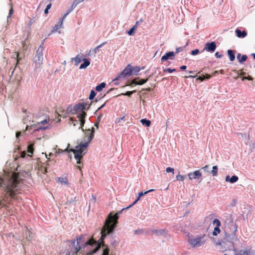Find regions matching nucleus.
Segmentation results:
<instances>
[{"mask_svg":"<svg viewBox=\"0 0 255 255\" xmlns=\"http://www.w3.org/2000/svg\"><path fill=\"white\" fill-rule=\"evenodd\" d=\"M19 175L17 173L13 172L11 176H6L4 178L0 177V186L2 187L6 192V196L11 199H17L15 193V188L19 183Z\"/></svg>","mask_w":255,"mask_h":255,"instance_id":"nucleus-1","label":"nucleus"},{"mask_svg":"<svg viewBox=\"0 0 255 255\" xmlns=\"http://www.w3.org/2000/svg\"><path fill=\"white\" fill-rule=\"evenodd\" d=\"M75 241L76 246L79 247L81 250L86 246H90L91 249L87 253V255H92L98 251L101 247V243L97 242L93 238H89L86 235H82L77 237Z\"/></svg>","mask_w":255,"mask_h":255,"instance_id":"nucleus-2","label":"nucleus"},{"mask_svg":"<svg viewBox=\"0 0 255 255\" xmlns=\"http://www.w3.org/2000/svg\"><path fill=\"white\" fill-rule=\"evenodd\" d=\"M118 213H116L114 215H113V214L111 213L108 215V217L106 220L105 224L101 230V237L99 240L101 243H103V240L107 235L113 232L116 227L117 224L118 223Z\"/></svg>","mask_w":255,"mask_h":255,"instance_id":"nucleus-3","label":"nucleus"},{"mask_svg":"<svg viewBox=\"0 0 255 255\" xmlns=\"http://www.w3.org/2000/svg\"><path fill=\"white\" fill-rule=\"evenodd\" d=\"M94 131L95 129L93 127L92 128V130H88V131L90 132L89 136L88 137V140L87 141L84 143H80L79 145L76 146L75 149L70 148L69 149L68 147L65 149L67 152H72L74 154V158H78L80 156H83L84 153L83 152L87 149L89 143L91 142L92 139L93 138L94 136Z\"/></svg>","mask_w":255,"mask_h":255,"instance_id":"nucleus-4","label":"nucleus"},{"mask_svg":"<svg viewBox=\"0 0 255 255\" xmlns=\"http://www.w3.org/2000/svg\"><path fill=\"white\" fill-rule=\"evenodd\" d=\"M44 49L43 42H42V44L36 50L35 55L33 58L32 66L34 67L35 70L42 67L43 61Z\"/></svg>","mask_w":255,"mask_h":255,"instance_id":"nucleus-5","label":"nucleus"},{"mask_svg":"<svg viewBox=\"0 0 255 255\" xmlns=\"http://www.w3.org/2000/svg\"><path fill=\"white\" fill-rule=\"evenodd\" d=\"M226 234L225 240L230 242L233 240L236 237V233L237 231V226L233 221H231L225 227Z\"/></svg>","mask_w":255,"mask_h":255,"instance_id":"nucleus-6","label":"nucleus"},{"mask_svg":"<svg viewBox=\"0 0 255 255\" xmlns=\"http://www.w3.org/2000/svg\"><path fill=\"white\" fill-rule=\"evenodd\" d=\"M80 250V247L76 246V241L74 239L68 241L64 253L65 255H78Z\"/></svg>","mask_w":255,"mask_h":255,"instance_id":"nucleus-7","label":"nucleus"},{"mask_svg":"<svg viewBox=\"0 0 255 255\" xmlns=\"http://www.w3.org/2000/svg\"><path fill=\"white\" fill-rule=\"evenodd\" d=\"M86 104L84 103H81L77 104L75 106V111L76 112H78L79 111H81L82 113L80 114L79 116H78V118L79 121L80 122V128L82 129V130H84L83 128V127L84 126V125L85 124V118L86 116V113L85 112L83 111L85 108H86Z\"/></svg>","mask_w":255,"mask_h":255,"instance_id":"nucleus-8","label":"nucleus"},{"mask_svg":"<svg viewBox=\"0 0 255 255\" xmlns=\"http://www.w3.org/2000/svg\"><path fill=\"white\" fill-rule=\"evenodd\" d=\"M205 235L198 236L196 238H191L188 240L189 244L193 248L200 247L203 245L206 241L204 240Z\"/></svg>","mask_w":255,"mask_h":255,"instance_id":"nucleus-9","label":"nucleus"},{"mask_svg":"<svg viewBox=\"0 0 255 255\" xmlns=\"http://www.w3.org/2000/svg\"><path fill=\"white\" fill-rule=\"evenodd\" d=\"M132 75L131 72V66L128 64L126 68L121 72V73L117 77L115 78L114 81L118 80L121 78H124L126 77H128Z\"/></svg>","mask_w":255,"mask_h":255,"instance_id":"nucleus-10","label":"nucleus"},{"mask_svg":"<svg viewBox=\"0 0 255 255\" xmlns=\"http://www.w3.org/2000/svg\"><path fill=\"white\" fill-rule=\"evenodd\" d=\"M236 255H255V251H252V248L250 247L245 250H238L234 249Z\"/></svg>","mask_w":255,"mask_h":255,"instance_id":"nucleus-11","label":"nucleus"},{"mask_svg":"<svg viewBox=\"0 0 255 255\" xmlns=\"http://www.w3.org/2000/svg\"><path fill=\"white\" fill-rule=\"evenodd\" d=\"M14 69L12 71L11 73V75H10V80L12 81H15L17 85H19L22 79V77L20 74H18L17 73L14 74Z\"/></svg>","mask_w":255,"mask_h":255,"instance_id":"nucleus-12","label":"nucleus"},{"mask_svg":"<svg viewBox=\"0 0 255 255\" xmlns=\"http://www.w3.org/2000/svg\"><path fill=\"white\" fill-rule=\"evenodd\" d=\"M216 48V45L215 42H208L205 44L204 50L209 52H214Z\"/></svg>","mask_w":255,"mask_h":255,"instance_id":"nucleus-13","label":"nucleus"},{"mask_svg":"<svg viewBox=\"0 0 255 255\" xmlns=\"http://www.w3.org/2000/svg\"><path fill=\"white\" fill-rule=\"evenodd\" d=\"M187 175L190 180H192L201 177L202 174L199 170H196L193 172L188 173Z\"/></svg>","mask_w":255,"mask_h":255,"instance_id":"nucleus-14","label":"nucleus"},{"mask_svg":"<svg viewBox=\"0 0 255 255\" xmlns=\"http://www.w3.org/2000/svg\"><path fill=\"white\" fill-rule=\"evenodd\" d=\"M174 56V52L173 51H170V52L166 53L164 55L162 56L161 60L162 61H166V60H168L169 58L173 59Z\"/></svg>","mask_w":255,"mask_h":255,"instance_id":"nucleus-15","label":"nucleus"},{"mask_svg":"<svg viewBox=\"0 0 255 255\" xmlns=\"http://www.w3.org/2000/svg\"><path fill=\"white\" fill-rule=\"evenodd\" d=\"M239 179V178L237 176L234 175L231 178H230V176L228 175L226 177L225 181L226 182H229L231 183H234L237 182Z\"/></svg>","mask_w":255,"mask_h":255,"instance_id":"nucleus-16","label":"nucleus"},{"mask_svg":"<svg viewBox=\"0 0 255 255\" xmlns=\"http://www.w3.org/2000/svg\"><path fill=\"white\" fill-rule=\"evenodd\" d=\"M235 32L237 34V37H238L239 38H244L247 35V33L246 32V31L244 30L242 31L239 29H237L235 30Z\"/></svg>","mask_w":255,"mask_h":255,"instance_id":"nucleus-17","label":"nucleus"},{"mask_svg":"<svg viewBox=\"0 0 255 255\" xmlns=\"http://www.w3.org/2000/svg\"><path fill=\"white\" fill-rule=\"evenodd\" d=\"M48 121L46 119V120H44L40 122L37 123L36 124H34L30 126H27L26 127V130L29 129V128L36 127L37 126L40 125H44L45 124H47L48 123Z\"/></svg>","mask_w":255,"mask_h":255,"instance_id":"nucleus-18","label":"nucleus"},{"mask_svg":"<svg viewBox=\"0 0 255 255\" xmlns=\"http://www.w3.org/2000/svg\"><path fill=\"white\" fill-rule=\"evenodd\" d=\"M154 190V189H150L148 191H147L146 192H139L138 193V197L137 198V199L133 203V204L132 205H131L130 206H129V207H131L133 205H134V204H135L137 201L140 199V198L143 196L144 195H145L147 193H149V192H152Z\"/></svg>","mask_w":255,"mask_h":255,"instance_id":"nucleus-19","label":"nucleus"},{"mask_svg":"<svg viewBox=\"0 0 255 255\" xmlns=\"http://www.w3.org/2000/svg\"><path fill=\"white\" fill-rule=\"evenodd\" d=\"M37 168L39 174H46L47 172L46 167H44L42 164H38Z\"/></svg>","mask_w":255,"mask_h":255,"instance_id":"nucleus-20","label":"nucleus"},{"mask_svg":"<svg viewBox=\"0 0 255 255\" xmlns=\"http://www.w3.org/2000/svg\"><path fill=\"white\" fill-rule=\"evenodd\" d=\"M84 62L80 65V69H85L90 64L89 60L86 58L83 59Z\"/></svg>","mask_w":255,"mask_h":255,"instance_id":"nucleus-21","label":"nucleus"},{"mask_svg":"<svg viewBox=\"0 0 255 255\" xmlns=\"http://www.w3.org/2000/svg\"><path fill=\"white\" fill-rule=\"evenodd\" d=\"M167 231L164 229L155 230L152 231L157 236L164 235L167 233Z\"/></svg>","mask_w":255,"mask_h":255,"instance_id":"nucleus-22","label":"nucleus"},{"mask_svg":"<svg viewBox=\"0 0 255 255\" xmlns=\"http://www.w3.org/2000/svg\"><path fill=\"white\" fill-rule=\"evenodd\" d=\"M228 55L229 56L230 60L233 61L235 59V51L234 50L229 49L227 51Z\"/></svg>","mask_w":255,"mask_h":255,"instance_id":"nucleus-23","label":"nucleus"},{"mask_svg":"<svg viewBox=\"0 0 255 255\" xmlns=\"http://www.w3.org/2000/svg\"><path fill=\"white\" fill-rule=\"evenodd\" d=\"M247 56L246 55H243L241 56V54L239 53L237 55V59L240 63H243L246 61L247 59Z\"/></svg>","mask_w":255,"mask_h":255,"instance_id":"nucleus-24","label":"nucleus"},{"mask_svg":"<svg viewBox=\"0 0 255 255\" xmlns=\"http://www.w3.org/2000/svg\"><path fill=\"white\" fill-rule=\"evenodd\" d=\"M64 17H63L62 18H61L59 20V22L54 27L53 31H57L58 29H59L62 27L63 21Z\"/></svg>","mask_w":255,"mask_h":255,"instance_id":"nucleus-25","label":"nucleus"},{"mask_svg":"<svg viewBox=\"0 0 255 255\" xmlns=\"http://www.w3.org/2000/svg\"><path fill=\"white\" fill-rule=\"evenodd\" d=\"M140 70V68L139 67L136 66V67H133L131 66L132 74L137 75H138V73Z\"/></svg>","mask_w":255,"mask_h":255,"instance_id":"nucleus-26","label":"nucleus"},{"mask_svg":"<svg viewBox=\"0 0 255 255\" xmlns=\"http://www.w3.org/2000/svg\"><path fill=\"white\" fill-rule=\"evenodd\" d=\"M74 60L75 63V65L77 66L82 61V57L78 55L76 57L72 59Z\"/></svg>","mask_w":255,"mask_h":255,"instance_id":"nucleus-27","label":"nucleus"},{"mask_svg":"<svg viewBox=\"0 0 255 255\" xmlns=\"http://www.w3.org/2000/svg\"><path fill=\"white\" fill-rule=\"evenodd\" d=\"M41 125H38L36 127H34V128H29V129L34 128V130L38 131L39 130H44V129H46L48 128V127L47 126H46V127H42Z\"/></svg>","mask_w":255,"mask_h":255,"instance_id":"nucleus-28","label":"nucleus"},{"mask_svg":"<svg viewBox=\"0 0 255 255\" xmlns=\"http://www.w3.org/2000/svg\"><path fill=\"white\" fill-rule=\"evenodd\" d=\"M140 123L143 125H145L146 127H149L150 126L151 122L149 120H147L145 119H143L140 120Z\"/></svg>","mask_w":255,"mask_h":255,"instance_id":"nucleus-29","label":"nucleus"},{"mask_svg":"<svg viewBox=\"0 0 255 255\" xmlns=\"http://www.w3.org/2000/svg\"><path fill=\"white\" fill-rule=\"evenodd\" d=\"M106 86V84L104 82L103 83H101L100 84H99V85L97 86L96 87V90L97 91H101L103 90V88H104Z\"/></svg>","mask_w":255,"mask_h":255,"instance_id":"nucleus-30","label":"nucleus"},{"mask_svg":"<svg viewBox=\"0 0 255 255\" xmlns=\"http://www.w3.org/2000/svg\"><path fill=\"white\" fill-rule=\"evenodd\" d=\"M211 173L214 176H216L218 174V166H214L212 168V170L211 171Z\"/></svg>","mask_w":255,"mask_h":255,"instance_id":"nucleus-31","label":"nucleus"},{"mask_svg":"<svg viewBox=\"0 0 255 255\" xmlns=\"http://www.w3.org/2000/svg\"><path fill=\"white\" fill-rule=\"evenodd\" d=\"M136 30V25H134L133 26H132V27L131 28H130V29L128 32V33L129 35H133L135 32V30Z\"/></svg>","mask_w":255,"mask_h":255,"instance_id":"nucleus-32","label":"nucleus"},{"mask_svg":"<svg viewBox=\"0 0 255 255\" xmlns=\"http://www.w3.org/2000/svg\"><path fill=\"white\" fill-rule=\"evenodd\" d=\"M27 152L31 154V155L28 154L29 156H31V155L33 153V145L32 144H30V145H29L28 146V147H27Z\"/></svg>","mask_w":255,"mask_h":255,"instance_id":"nucleus-33","label":"nucleus"},{"mask_svg":"<svg viewBox=\"0 0 255 255\" xmlns=\"http://www.w3.org/2000/svg\"><path fill=\"white\" fill-rule=\"evenodd\" d=\"M220 233V229H219V227H216L214 228V231L213 232V235L214 236H217L218 234H219Z\"/></svg>","mask_w":255,"mask_h":255,"instance_id":"nucleus-34","label":"nucleus"},{"mask_svg":"<svg viewBox=\"0 0 255 255\" xmlns=\"http://www.w3.org/2000/svg\"><path fill=\"white\" fill-rule=\"evenodd\" d=\"M211 78V76L210 75H208V74H206V76H199L198 78H197V80H199L201 81H203L204 79H210Z\"/></svg>","mask_w":255,"mask_h":255,"instance_id":"nucleus-35","label":"nucleus"},{"mask_svg":"<svg viewBox=\"0 0 255 255\" xmlns=\"http://www.w3.org/2000/svg\"><path fill=\"white\" fill-rule=\"evenodd\" d=\"M30 25H31V23L30 24H28V27L26 28L27 35H26L25 39H27L30 34Z\"/></svg>","mask_w":255,"mask_h":255,"instance_id":"nucleus-36","label":"nucleus"},{"mask_svg":"<svg viewBox=\"0 0 255 255\" xmlns=\"http://www.w3.org/2000/svg\"><path fill=\"white\" fill-rule=\"evenodd\" d=\"M148 80V78H146L145 79H141L140 80H139V81L137 82L136 84L139 85H141L145 83L146 82H147Z\"/></svg>","mask_w":255,"mask_h":255,"instance_id":"nucleus-37","label":"nucleus"},{"mask_svg":"<svg viewBox=\"0 0 255 255\" xmlns=\"http://www.w3.org/2000/svg\"><path fill=\"white\" fill-rule=\"evenodd\" d=\"M213 223L216 225V227H220L221 226V222L218 219H216L214 220Z\"/></svg>","mask_w":255,"mask_h":255,"instance_id":"nucleus-38","label":"nucleus"},{"mask_svg":"<svg viewBox=\"0 0 255 255\" xmlns=\"http://www.w3.org/2000/svg\"><path fill=\"white\" fill-rule=\"evenodd\" d=\"M95 96H96L95 92L93 90H92L91 91L90 94L89 95V99L90 100H92L94 99V98L95 97Z\"/></svg>","mask_w":255,"mask_h":255,"instance_id":"nucleus-39","label":"nucleus"},{"mask_svg":"<svg viewBox=\"0 0 255 255\" xmlns=\"http://www.w3.org/2000/svg\"><path fill=\"white\" fill-rule=\"evenodd\" d=\"M176 178L177 180H180V181H183L184 180L185 176L183 175H181L180 174H178V175L176 176Z\"/></svg>","mask_w":255,"mask_h":255,"instance_id":"nucleus-40","label":"nucleus"},{"mask_svg":"<svg viewBox=\"0 0 255 255\" xmlns=\"http://www.w3.org/2000/svg\"><path fill=\"white\" fill-rule=\"evenodd\" d=\"M175 71H176L175 69H170V68L165 69L163 70L164 72H168V73H172Z\"/></svg>","mask_w":255,"mask_h":255,"instance_id":"nucleus-41","label":"nucleus"},{"mask_svg":"<svg viewBox=\"0 0 255 255\" xmlns=\"http://www.w3.org/2000/svg\"><path fill=\"white\" fill-rule=\"evenodd\" d=\"M135 92V91H134V90L132 91H128L126 93L122 94V95L130 97L132 94V93H134Z\"/></svg>","mask_w":255,"mask_h":255,"instance_id":"nucleus-42","label":"nucleus"},{"mask_svg":"<svg viewBox=\"0 0 255 255\" xmlns=\"http://www.w3.org/2000/svg\"><path fill=\"white\" fill-rule=\"evenodd\" d=\"M10 9L9 10L8 16H11L13 12V8L11 3L9 4Z\"/></svg>","mask_w":255,"mask_h":255,"instance_id":"nucleus-43","label":"nucleus"},{"mask_svg":"<svg viewBox=\"0 0 255 255\" xmlns=\"http://www.w3.org/2000/svg\"><path fill=\"white\" fill-rule=\"evenodd\" d=\"M109 252V250L108 248L104 249L102 255H108Z\"/></svg>","mask_w":255,"mask_h":255,"instance_id":"nucleus-44","label":"nucleus"},{"mask_svg":"<svg viewBox=\"0 0 255 255\" xmlns=\"http://www.w3.org/2000/svg\"><path fill=\"white\" fill-rule=\"evenodd\" d=\"M199 52V50L198 49H196L192 50L191 53L193 55H195L198 54Z\"/></svg>","mask_w":255,"mask_h":255,"instance_id":"nucleus-45","label":"nucleus"},{"mask_svg":"<svg viewBox=\"0 0 255 255\" xmlns=\"http://www.w3.org/2000/svg\"><path fill=\"white\" fill-rule=\"evenodd\" d=\"M184 47H179L177 48L176 49L175 53L177 54V53L183 51L184 49Z\"/></svg>","mask_w":255,"mask_h":255,"instance_id":"nucleus-46","label":"nucleus"},{"mask_svg":"<svg viewBox=\"0 0 255 255\" xmlns=\"http://www.w3.org/2000/svg\"><path fill=\"white\" fill-rule=\"evenodd\" d=\"M83 0H76L74 2V3L72 4V8H73V7H74V4H75L74 7H75V6H76V5L78 3H79V2H81V1H83Z\"/></svg>","mask_w":255,"mask_h":255,"instance_id":"nucleus-47","label":"nucleus"},{"mask_svg":"<svg viewBox=\"0 0 255 255\" xmlns=\"http://www.w3.org/2000/svg\"><path fill=\"white\" fill-rule=\"evenodd\" d=\"M121 120L120 119V118H117L115 120V123L116 124H119V126H123V124H121L120 123H121Z\"/></svg>","mask_w":255,"mask_h":255,"instance_id":"nucleus-48","label":"nucleus"},{"mask_svg":"<svg viewBox=\"0 0 255 255\" xmlns=\"http://www.w3.org/2000/svg\"><path fill=\"white\" fill-rule=\"evenodd\" d=\"M166 171L168 173L169 172H173V171H174V169L173 168H171V167H167L166 169Z\"/></svg>","mask_w":255,"mask_h":255,"instance_id":"nucleus-49","label":"nucleus"},{"mask_svg":"<svg viewBox=\"0 0 255 255\" xmlns=\"http://www.w3.org/2000/svg\"><path fill=\"white\" fill-rule=\"evenodd\" d=\"M237 73L239 74V75L241 76H244L246 74L245 72L242 71V70L238 71Z\"/></svg>","mask_w":255,"mask_h":255,"instance_id":"nucleus-50","label":"nucleus"},{"mask_svg":"<svg viewBox=\"0 0 255 255\" xmlns=\"http://www.w3.org/2000/svg\"><path fill=\"white\" fill-rule=\"evenodd\" d=\"M83 158V156H80L78 158H75L77 160V163L80 164L81 163V159Z\"/></svg>","mask_w":255,"mask_h":255,"instance_id":"nucleus-51","label":"nucleus"},{"mask_svg":"<svg viewBox=\"0 0 255 255\" xmlns=\"http://www.w3.org/2000/svg\"><path fill=\"white\" fill-rule=\"evenodd\" d=\"M134 232L135 234H140V233H142V230H135Z\"/></svg>","mask_w":255,"mask_h":255,"instance_id":"nucleus-52","label":"nucleus"},{"mask_svg":"<svg viewBox=\"0 0 255 255\" xmlns=\"http://www.w3.org/2000/svg\"><path fill=\"white\" fill-rule=\"evenodd\" d=\"M106 43H107V42H104L102 43V44H101L100 45H99L96 47L97 49H99V48H100L101 47H102L103 45H104Z\"/></svg>","mask_w":255,"mask_h":255,"instance_id":"nucleus-53","label":"nucleus"},{"mask_svg":"<svg viewBox=\"0 0 255 255\" xmlns=\"http://www.w3.org/2000/svg\"><path fill=\"white\" fill-rule=\"evenodd\" d=\"M215 56L217 58H221L222 57V55L219 54L218 52H216Z\"/></svg>","mask_w":255,"mask_h":255,"instance_id":"nucleus-54","label":"nucleus"},{"mask_svg":"<svg viewBox=\"0 0 255 255\" xmlns=\"http://www.w3.org/2000/svg\"><path fill=\"white\" fill-rule=\"evenodd\" d=\"M26 154V151H23L21 153V157H22V158H24V157H25Z\"/></svg>","mask_w":255,"mask_h":255,"instance_id":"nucleus-55","label":"nucleus"},{"mask_svg":"<svg viewBox=\"0 0 255 255\" xmlns=\"http://www.w3.org/2000/svg\"><path fill=\"white\" fill-rule=\"evenodd\" d=\"M4 201H5V198H4L2 200H0V205H2V206L4 205Z\"/></svg>","mask_w":255,"mask_h":255,"instance_id":"nucleus-56","label":"nucleus"},{"mask_svg":"<svg viewBox=\"0 0 255 255\" xmlns=\"http://www.w3.org/2000/svg\"><path fill=\"white\" fill-rule=\"evenodd\" d=\"M21 132L20 131H17L16 133V136L17 138H18L21 135Z\"/></svg>","mask_w":255,"mask_h":255,"instance_id":"nucleus-57","label":"nucleus"},{"mask_svg":"<svg viewBox=\"0 0 255 255\" xmlns=\"http://www.w3.org/2000/svg\"><path fill=\"white\" fill-rule=\"evenodd\" d=\"M180 70H184L186 69V66L183 65L180 67Z\"/></svg>","mask_w":255,"mask_h":255,"instance_id":"nucleus-58","label":"nucleus"},{"mask_svg":"<svg viewBox=\"0 0 255 255\" xmlns=\"http://www.w3.org/2000/svg\"><path fill=\"white\" fill-rule=\"evenodd\" d=\"M143 20L142 19H140L139 21H137L136 22L135 25H136V27L139 24V23L142 22Z\"/></svg>","mask_w":255,"mask_h":255,"instance_id":"nucleus-59","label":"nucleus"},{"mask_svg":"<svg viewBox=\"0 0 255 255\" xmlns=\"http://www.w3.org/2000/svg\"><path fill=\"white\" fill-rule=\"evenodd\" d=\"M246 78H246L247 80H248L250 81H252L253 80V78L250 76H248L246 77Z\"/></svg>","mask_w":255,"mask_h":255,"instance_id":"nucleus-60","label":"nucleus"},{"mask_svg":"<svg viewBox=\"0 0 255 255\" xmlns=\"http://www.w3.org/2000/svg\"><path fill=\"white\" fill-rule=\"evenodd\" d=\"M98 50V49H97V48H96H96H95L94 49H93L92 50V51L94 52V54H96L97 53V50Z\"/></svg>","mask_w":255,"mask_h":255,"instance_id":"nucleus-61","label":"nucleus"},{"mask_svg":"<svg viewBox=\"0 0 255 255\" xmlns=\"http://www.w3.org/2000/svg\"><path fill=\"white\" fill-rule=\"evenodd\" d=\"M51 3H49V4H48L46 6V8L47 9H50V8H51Z\"/></svg>","mask_w":255,"mask_h":255,"instance_id":"nucleus-62","label":"nucleus"},{"mask_svg":"<svg viewBox=\"0 0 255 255\" xmlns=\"http://www.w3.org/2000/svg\"><path fill=\"white\" fill-rule=\"evenodd\" d=\"M209 167V165H205V166L203 167L202 168V169H204V170H206V169H207Z\"/></svg>","mask_w":255,"mask_h":255,"instance_id":"nucleus-63","label":"nucleus"},{"mask_svg":"<svg viewBox=\"0 0 255 255\" xmlns=\"http://www.w3.org/2000/svg\"><path fill=\"white\" fill-rule=\"evenodd\" d=\"M137 83V81H136V79H134L132 81L131 84H134L135 85H137L136 83Z\"/></svg>","mask_w":255,"mask_h":255,"instance_id":"nucleus-64","label":"nucleus"}]
</instances>
